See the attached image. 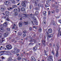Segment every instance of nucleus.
Returning <instances> with one entry per match:
<instances>
[{"label": "nucleus", "instance_id": "1", "mask_svg": "<svg viewBox=\"0 0 61 61\" xmlns=\"http://www.w3.org/2000/svg\"><path fill=\"white\" fill-rule=\"evenodd\" d=\"M21 5L24 7L26 6V4L27 3V1H21Z\"/></svg>", "mask_w": 61, "mask_h": 61}, {"label": "nucleus", "instance_id": "2", "mask_svg": "<svg viewBox=\"0 0 61 61\" xmlns=\"http://www.w3.org/2000/svg\"><path fill=\"white\" fill-rule=\"evenodd\" d=\"M46 36L47 38H50L53 37V34H51V35H49V34L48 33V32L47 31H46Z\"/></svg>", "mask_w": 61, "mask_h": 61}, {"label": "nucleus", "instance_id": "3", "mask_svg": "<svg viewBox=\"0 0 61 61\" xmlns=\"http://www.w3.org/2000/svg\"><path fill=\"white\" fill-rule=\"evenodd\" d=\"M41 41L43 46H46V44L45 43L46 40L45 39L42 40H41Z\"/></svg>", "mask_w": 61, "mask_h": 61}, {"label": "nucleus", "instance_id": "4", "mask_svg": "<svg viewBox=\"0 0 61 61\" xmlns=\"http://www.w3.org/2000/svg\"><path fill=\"white\" fill-rule=\"evenodd\" d=\"M6 46L8 50H10V49L12 48V47L10 45H8Z\"/></svg>", "mask_w": 61, "mask_h": 61}, {"label": "nucleus", "instance_id": "5", "mask_svg": "<svg viewBox=\"0 0 61 61\" xmlns=\"http://www.w3.org/2000/svg\"><path fill=\"white\" fill-rule=\"evenodd\" d=\"M11 26H12V29H18L17 27L16 26V25L15 24H12L11 25Z\"/></svg>", "mask_w": 61, "mask_h": 61}, {"label": "nucleus", "instance_id": "6", "mask_svg": "<svg viewBox=\"0 0 61 61\" xmlns=\"http://www.w3.org/2000/svg\"><path fill=\"white\" fill-rule=\"evenodd\" d=\"M33 20L34 22L35 23L36 25H38V22H37V21L36 20V18H34L33 19Z\"/></svg>", "mask_w": 61, "mask_h": 61}, {"label": "nucleus", "instance_id": "7", "mask_svg": "<svg viewBox=\"0 0 61 61\" xmlns=\"http://www.w3.org/2000/svg\"><path fill=\"white\" fill-rule=\"evenodd\" d=\"M19 49H17L16 51H11V53H12L13 54H16V53H18L19 52Z\"/></svg>", "mask_w": 61, "mask_h": 61}, {"label": "nucleus", "instance_id": "8", "mask_svg": "<svg viewBox=\"0 0 61 61\" xmlns=\"http://www.w3.org/2000/svg\"><path fill=\"white\" fill-rule=\"evenodd\" d=\"M4 4L6 5H9L10 4V2L8 1H5V2Z\"/></svg>", "mask_w": 61, "mask_h": 61}, {"label": "nucleus", "instance_id": "9", "mask_svg": "<svg viewBox=\"0 0 61 61\" xmlns=\"http://www.w3.org/2000/svg\"><path fill=\"white\" fill-rule=\"evenodd\" d=\"M29 17H30V18H33L34 17V14H30L29 15Z\"/></svg>", "mask_w": 61, "mask_h": 61}, {"label": "nucleus", "instance_id": "10", "mask_svg": "<svg viewBox=\"0 0 61 61\" xmlns=\"http://www.w3.org/2000/svg\"><path fill=\"white\" fill-rule=\"evenodd\" d=\"M5 13L6 15L7 16H8V15H9V11H5Z\"/></svg>", "mask_w": 61, "mask_h": 61}, {"label": "nucleus", "instance_id": "11", "mask_svg": "<svg viewBox=\"0 0 61 61\" xmlns=\"http://www.w3.org/2000/svg\"><path fill=\"white\" fill-rule=\"evenodd\" d=\"M5 54L7 55H11V53L10 51H7L5 52Z\"/></svg>", "mask_w": 61, "mask_h": 61}, {"label": "nucleus", "instance_id": "12", "mask_svg": "<svg viewBox=\"0 0 61 61\" xmlns=\"http://www.w3.org/2000/svg\"><path fill=\"white\" fill-rule=\"evenodd\" d=\"M31 59L32 61H36V59L35 58V57L33 56H32L31 57Z\"/></svg>", "mask_w": 61, "mask_h": 61}, {"label": "nucleus", "instance_id": "13", "mask_svg": "<svg viewBox=\"0 0 61 61\" xmlns=\"http://www.w3.org/2000/svg\"><path fill=\"white\" fill-rule=\"evenodd\" d=\"M56 54L55 55L56 57V58H58V56L59 55L58 54V52L56 51Z\"/></svg>", "mask_w": 61, "mask_h": 61}, {"label": "nucleus", "instance_id": "14", "mask_svg": "<svg viewBox=\"0 0 61 61\" xmlns=\"http://www.w3.org/2000/svg\"><path fill=\"white\" fill-rule=\"evenodd\" d=\"M9 33H8V32H6L5 33H4V37H5L6 36H7L8 35V34Z\"/></svg>", "mask_w": 61, "mask_h": 61}, {"label": "nucleus", "instance_id": "15", "mask_svg": "<svg viewBox=\"0 0 61 61\" xmlns=\"http://www.w3.org/2000/svg\"><path fill=\"white\" fill-rule=\"evenodd\" d=\"M58 32L59 33H60V36H61V30H60V28H58Z\"/></svg>", "mask_w": 61, "mask_h": 61}, {"label": "nucleus", "instance_id": "16", "mask_svg": "<svg viewBox=\"0 0 61 61\" xmlns=\"http://www.w3.org/2000/svg\"><path fill=\"white\" fill-rule=\"evenodd\" d=\"M0 10L1 11L3 12L5 10V8H1L0 9Z\"/></svg>", "mask_w": 61, "mask_h": 61}, {"label": "nucleus", "instance_id": "17", "mask_svg": "<svg viewBox=\"0 0 61 61\" xmlns=\"http://www.w3.org/2000/svg\"><path fill=\"white\" fill-rule=\"evenodd\" d=\"M5 41V40L4 38H2V40L0 41L1 43H2L3 42H4Z\"/></svg>", "mask_w": 61, "mask_h": 61}, {"label": "nucleus", "instance_id": "18", "mask_svg": "<svg viewBox=\"0 0 61 61\" xmlns=\"http://www.w3.org/2000/svg\"><path fill=\"white\" fill-rule=\"evenodd\" d=\"M47 60L48 61H53V60L52 58H48Z\"/></svg>", "mask_w": 61, "mask_h": 61}, {"label": "nucleus", "instance_id": "19", "mask_svg": "<svg viewBox=\"0 0 61 61\" xmlns=\"http://www.w3.org/2000/svg\"><path fill=\"white\" fill-rule=\"evenodd\" d=\"M48 32L50 33H51L52 32V30L51 29H49L48 30Z\"/></svg>", "mask_w": 61, "mask_h": 61}, {"label": "nucleus", "instance_id": "20", "mask_svg": "<svg viewBox=\"0 0 61 61\" xmlns=\"http://www.w3.org/2000/svg\"><path fill=\"white\" fill-rule=\"evenodd\" d=\"M30 40L29 41V42H33V41H34L35 40V39H33V37H32L30 38Z\"/></svg>", "mask_w": 61, "mask_h": 61}, {"label": "nucleus", "instance_id": "21", "mask_svg": "<svg viewBox=\"0 0 61 61\" xmlns=\"http://www.w3.org/2000/svg\"><path fill=\"white\" fill-rule=\"evenodd\" d=\"M20 10L21 11H25V9L24 7H21L20 8Z\"/></svg>", "mask_w": 61, "mask_h": 61}, {"label": "nucleus", "instance_id": "22", "mask_svg": "<svg viewBox=\"0 0 61 61\" xmlns=\"http://www.w3.org/2000/svg\"><path fill=\"white\" fill-rule=\"evenodd\" d=\"M7 24V22H5L3 24V25L4 26H6Z\"/></svg>", "mask_w": 61, "mask_h": 61}, {"label": "nucleus", "instance_id": "23", "mask_svg": "<svg viewBox=\"0 0 61 61\" xmlns=\"http://www.w3.org/2000/svg\"><path fill=\"white\" fill-rule=\"evenodd\" d=\"M19 26L20 27H21L22 26V23L21 22H20L19 23Z\"/></svg>", "mask_w": 61, "mask_h": 61}, {"label": "nucleus", "instance_id": "24", "mask_svg": "<svg viewBox=\"0 0 61 61\" xmlns=\"http://www.w3.org/2000/svg\"><path fill=\"white\" fill-rule=\"evenodd\" d=\"M46 11H44L43 12V15L44 16H46Z\"/></svg>", "mask_w": 61, "mask_h": 61}, {"label": "nucleus", "instance_id": "25", "mask_svg": "<svg viewBox=\"0 0 61 61\" xmlns=\"http://www.w3.org/2000/svg\"><path fill=\"white\" fill-rule=\"evenodd\" d=\"M8 61H12V59L11 57H9L8 59Z\"/></svg>", "mask_w": 61, "mask_h": 61}, {"label": "nucleus", "instance_id": "26", "mask_svg": "<svg viewBox=\"0 0 61 61\" xmlns=\"http://www.w3.org/2000/svg\"><path fill=\"white\" fill-rule=\"evenodd\" d=\"M45 6L46 7H49V5L48 3H46L45 5Z\"/></svg>", "mask_w": 61, "mask_h": 61}, {"label": "nucleus", "instance_id": "27", "mask_svg": "<svg viewBox=\"0 0 61 61\" xmlns=\"http://www.w3.org/2000/svg\"><path fill=\"white\" fill-rule=\"evenodd\" d=\"M11 2L12 3H13V4H15V1L14 0H11Z\"/></svg>", "mask_w": 61, "mask_h": 61}, {"label": "nucleus", "instance_id": "28", "mask_svg": "<svg viewBox=\"0 0 61 61\" xmlns=\"http://www.w3.org/2000/svg\"><path fill=\"white\" fill-rule=\"evenodd\" d=\"M24 15L25 16L26 18V17H29V15H27V14H25Z\"/></svg>", "mask_w": 61, "mask_h": 61}, {"label": "nucleus", "instance_id": "29", "mask_svg": "<svg viewBox=\"0 0 61 61\" xmlns=\"http://www.w3.org/2000/svg\"><path fill=\"white\" fill-rule=\"evenodd\" d=\"M33 2L34 3H38V1L37 0H33Z\"/></svg>", "mask_w": 61, "mask_h": 61}, {"label": "nucleus", "instance_id": "30", "mask_svg": "<svg viewBox=\"0 0 61 61\" xmlns=\"http://www.w3.org/2000/svg\"><path fill=\"white\" fill-rule=\"evenodd\" d=\"M44 52L45 53V55L46 56H47V54L46 53V50H44Z\"/></svg>", "mask_w": 61, "mask_h": 61}, {"label": "nucleus", "instance_id": "31", "mask_svg": "<svg viewBox=\"0 0 61 61\" xmlns=\"http://www.w3.org/2000/svg\"><path fill=\"white\" fill-rule=\"evenodd\" d=\"M33 50H36L37 49V47L36 46L34 47L33 48Z\"/></svg>", "mask_w": 61, "mask_h": 61}, {"label": "nucleus", "instance_id": "32", "mask_svg": "<svg viewBox=\"0 0 61 61\" xmlns=\"http://www.w3.org/2000/svg\"><path fill=\"white\" fill-rule=\"evenodd\" d=\"M18 11V10L16 9H15L14 10L13 12H17Z\"/></svg>", "mask_w": 61, "mask_h": 61}, {"label": "nucleus", "instance_id": "33", "mask_svg": "<svg viewBox=\"0 0 61 61\" xmlns=\"http://www.w3.org/2000/svg\"><path fill=\"white\" fill-rule=\"evenodd\" d=\"M39 31L40 33L42 31V29L41 28H39Z\"/></svg>", "mask_w": 61, "mask_h": 61}, {"label": "nucleus", "instance_id": "34", "mask_svg": "<svg viewBox=\"0 0 61 61\" xmlns=\"http://www.w3.org/2000/svg\"><path fill=\"white\" fill-rule=\"evenodd\" d=\"M3 53H4L3 51H0V56H2V55H3Z\"/></svg>", "mask_w": 61, "mask_h": 61}, {"label": "nucleus", "instance_id": "35", "mask_svg": "<svg viewBox=\"0 0 61 61\" xmlns=\"http://www.w3.org/2000/svg\"><path fill=\"white\" fill-rule=\"evenodd\" d=\"M12 7H17V6L16 5H14L12 6Z\"/></svg>", "mask_w": 61, "mask_h": 61}, {"label": "nucleus", "instance_id": "36", "mask_svg": "<svg viewBox=\"0 0 61 61\" xmlns=\"http://www.w3.org/2000/svg\"><path fill=\"white\" fill-rule=\"evenodd\" d=\"M22 60L23 61H27L26 59L25 58H23Z\"/></svg>", "mask_w": 61, "mask_h": 61}, {"label": "nucleus", "instance_id": "37", "mask_svg": "<svg viewBox=\"0 0 61 61\" xmlns=\"http://www.w3.org/2000/svg\"><path fill=\"white\" fill-rule=\"evenodd\" d=\"M4 31V29L2 28H0V31L1 32H3Z\"/></svg>", "mask_w": 61, "mask_h": 61}, {"label": "nucleus", "instance_id": "38", "mask_svg": "<svg viewBox=\"0 0 61 61\" xmlns=\"http://www.w3.org/2000/svg\"><path fill=\"white\" fill-rule=\"evenodd\" d=\"M57 46V49L56 50H56L57 52H58V50L59 49V46Z\"/></svg>", "mask_w": 61, "mask_h": 61}, {"label": "nucleus", "instance_id": "39", "mask_svg": "<svg viewBox=\"0 0 61 61\" xmlns=\"http://www.w3.org/2000/svg\"><path fill=\"white\" fill-rule=\"evenodd\" d=\"M16 40H19V39H20V38H19V36H18L16 37Z\"/></svg>", "mask_w": 61, "mask_h": 61}, {"label": "nucleus", "instance_id": "40", "mask_svg": "<svg viewBox=\"0 0 61 61\" xmlns=\"http://www.w3.org/2000/svg\"><path fill=\"white\" fill-rule=\"evenodd\" d=\"M38 6L39 7H40L41 6V5L40 3H39L38 4Z\"/></svg>", "mask_w": 61, "mask_h": 61}, {"label": "nucleus", "instance_id": "41", "mask_svg": "<svg viewBox=\"0 0 61 61\" xmlns=\"http://www.w3.org/2000/svg\"><path fill=\"white\" fill-rule=\"evenodd\" d=\"M51 24H53V25H55V22H54V21H52L51 23Z\"/></svg>", "mask_w": 61, "mask_h": 61}, {"label": "nucleus", "instance_id": "42", "mask_svg": "<svg viewBox=\"0 0 61 61\" xmlns=\"http://www.w3.org/2000/svg\"><path fill=\"white\" fill-rule=\"evenodd\" d=\"M6 29H7V30L8 31H10V28H6Z\"/></svg>", "mask_w": 61, "mask_h": 61}, {"label": "nucleus", "instance_id": "43", "mask_svg": "<svg viewBox=\"0 0 61 61\" xmlns=\"http://www.w3.org/2000/svg\"><path fill=\"white\" fill-rule=\"evenodd\" d=\"M38 11H36L35 12V14L36 15H38Z\"/></svg>", "mask_w": 61, "mask_h": 61}, {"label": "nucleus", "instance_id": "44", "mask_svg": "<svg viewBox=\"0 0 61 61\" xmlns=\"http://www.w3.org/2000/svg\"><path fill=\"white\" fill-rule=\"evenodd\" d=\"M14 14L15 15H17L18 14L17 12H15L14 13Z\"/></svg>", "mask_w": 61, "mask_h": 61}, {"label": "nucleus", "instance_id": "45", "mask_svg": "<svg viewBox=\"0 0 61 61\" xmlns=\"http://www.w3.org/2000/svg\"><path fill=\"white\" fill-rule=\"evenodd\" d=\"M18 36H21L22 34L20 32H18Z\"/></svg>", "mask_w": 61, "mask_h": 61}, {"label": "nucleus", "instance_id": "46", "mask_svg": "<svg viewBox=\"0 0 61 61\" xmlns=\"http://www.w3.org/2000/svg\"><path fill=\"white\" fill-rule=\"evenodd\" d=\"M49 57L48 58H52V57H53V56L50 55V56H49Z\"/></svg>", "mask_w": 61, "mask_h": 61}, {"label": "nucleus", "instance_id": "47", "mask_svg": "<svg viewBox=\"0 0 61 61\" xmlns=\"http://www.w3.org/2000/svg\"><path fill=\"white\" fill-rule=\"evenodd\" d=\"M28 22H24V23H25V24L26 25H27L28 24Z\"/></svg>", "mask_w": 61, "mask_h": 61}, {"label": "nucleus", "instance_id": "48", "mask_svg": "<svg viewBox=\"0 0 61 61\" xmlns=\"http://www.w3.org/2000/svg\"><path fill=\"white\" fill-rule=\"evenodd\" d=\"M42 23H44L45 24H46V21L45 20H44L42 22Z\"/></svg>", "mask_w": 61, "mask_h": 61}, {"label": "nucleus", "instance_id": "49", "mask_svg": "<svg viewBox=\"0 0 61 61\" xmlns=\"http://www.w3.org/2000/svg\"><path fill=\"white\" fill-rule=\"evenodd\" d=\"M1 58H2V60H4L5 59V57H4L3 56L1 57Z\"/></svg>", "mask_w": 61, "mask_h": 61}, {"label": "nucleus", "instance_id": "50", "mask_svg": "<svg viewBox=\"0 0 61 61\" xmlns=\"http://www.w3.org/2000/svg\"><path fill=\"white\" fill-rule=\"evenodd\" d=\"M6 20H7V21H10V20L9 19V17L7 18V19H6Z\"/></svg>", "mask_w": 61, "mask_h": 61}, {"label": "nucleus", "instance_id": "51", "mask_svg": "<svg viewBox=\"0 0 61 61\" xmlns=\"http://www.w3.org/2000/svg\"><path fill=\"white\" fill-rule=\"evenodd\" d=\"M60 33H58V34L57 36V37H58L59 36H60Z\"/></svg>", "mask_w": 61, "mask_h": 61}, {"label": "nucleus", "instance_id": "52", "mask_svg": "<svg viewBox=\"0 0 61 61\" xmlns=\"http://www.w3.org/2000/svg\"><path fill=\"white\" fill-rule=\"evenodd\" d=\"M58 7V6L57 5H55V7H54L55 8H57Z\"/></svg>", "mask_w": 61, "mask_h": 61}, {"label": "nucleus", "instance_id": "53", "mask_svg": "<svg viewBox=\"0 0 61 61\" xmlns=\"http://www.w3.org/2000/svg\"><path fill=\"white\" fill-rule=\"evenodd\" d=\"M56 13H58L59 12V10L57 9H56Z\"/></svg>", "mask_w": 61, "mask_h": 61}, {"label": "nucleus", "instance_id": "54", "mask_svg": "<svg viewBox=\"0 0 61 61\" xmlns=\"http://www.w3.org/2000/svg\"><path fill=\"white\" fill-rule=\"evenodd\" d=\"M29 8L30 9H31L32 8V6L31 5H30Z\"/></svg>", "mask_w": 61, "mask_h": 61}, {"label": "nucleus", "instance_id": "55", "mask_svg": "<svg viewBox=\"0 0 61 61\" xmlns=\"http://www.w3.org/2000/svg\"><path fill=\"white\" fill-rule=\"evenodd\" d=\"M21 59V57H19L17 58L18 60H20V59Z\"/></svg>", "mask_w": 61, "mask_h": 61}, {"label": "nucleus", "instance_id": "56", "mask_svg": "<svg viewBox=\"0 0 61 61\" xmlns=\"http://www.w3.org/2000/svg\"><path fill=\"white\" fill-rule=\"evenodd\" d=\"M52 54H53V55H54V54H55V52L54 51H52Z\"/></svg>", "mask_w": 61, "mask_h": 61}, {"label": "nucleus", "instance_id": "57", "mask_svg": "<svg viewBox=\"0 0 61 61\" xmlns=\"http://www.w3.org/2000/svg\"><path fill=\"white\" fill-rule=\"evenodd\" d=\"M39 9V8L38 7H36V10H38Z\"/></svg>", "mask_w": 61, "mask_h": 61}, {"label": "nucleus", "instance_id": "58", "mask_svg": "<svg viewBox=\"0 0 61 61\" xmlns=\"http://www.w3.org/2000/svg\"><path fill=\"white\" fill-rule=\"evenodd\" d=\"M0 37L1 38V37H2V33H0Z\"/></svg>", "mask_w": 61, "mask_h": 61}, {"label": "nucleus", "instance_id": "59", "mask_svg": "<svg viewBox=\"0 0 61 61\" xmlns=\"http://www.w3.org/2000/svg\"><path fill=\"white\" fill-rule=\"evenodd\" d=\"M26 18L25 15L23 16V19H25Z\"/></svg>", "mask_w": 61, "mask_h": 61}, {"label": "nucleus", "instance_id": "60", "mask_svg": "<svg viewBox=\"0 0 61 61\" xmlns=\"http://www.w3.org/2000/svg\"><path fill=\"white\" fill-rule=\"evenodd\" d=\"M14 49V51H16L18 49H17V48H15Z\"/></svg>", "mask_w": 61, "mask_h": 61}, {"label": "nucleus", "instance_id": "61", "mask_svg": "<svg viewBox=\"0 0 61 61\" xmlns=\"http://www.w3.org/2000/svg\"><path fill=\"white\" fill-rule=\"evenodd\" d=\"M26 36V34L25 33L23 34V37H25V36Z\"/></svg>", "mask_w": 61, "mask_h": 61}, {"label": "nucleus", "instance_id": "62", "mask_svg": "<svg viewBox=\"0 0 61 61\" xmlns=\"http://www.w3.org/2000/svg\"><path fill=\"white\" fill-rule=\"evenodd\" d=\"M8 17H9V16L7 15L4 18H8Z\"/></svg>", "mask_w": 61, "mask_h": 61}, {"label": "nucleus", "instance_id": "63", "mask_svg": "<svg viewBox=\"0 0 61 61\" xmlns=\"http://www.w3.org/2000/svg\"><path fill=\"white\" fill-rule=\"evenodd\" d=\"M53 14H54V13L55 12V11L54 10H53L51 12Z\"/></svg>", "mask_w": 61, "mask_h": 61}, {"label": "nucleus", "instance_id": "64", "mask_svg": "<svg viewBox=\"0 0 61 61\" xmlns=\"http://www.w3.org/2000/svg\"><path fill=\"white\" fill-rule=\"evenodd\" d=\"M46 17L45 16L43 17V19H46Z\"/></svg>", "mask_w": 61, "mask_h": 61}]
</instances>
